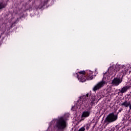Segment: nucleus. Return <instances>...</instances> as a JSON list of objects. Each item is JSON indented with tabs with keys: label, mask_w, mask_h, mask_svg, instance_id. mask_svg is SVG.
I'll return each instance as SVG.
<instances>
[{
	"label": "nucleus",
	"mask_w": 131,
	"mask_h": 131,
	"mask_svg": "<svg viewBox=\"0 0 131 131\" xmlns=\"http://www.w3.org/2000/svg\"><path fill=\"white\" fill-rule=\"evenodd\" d=\"M122 66L120 64H117L116 65H113L108 69V72H113L114 75L116 74V72H118L120 69H121Z\"/></svg>",
	"instance_id": "nucleus-6"
},
{
	"label": "nucleus",
	"mask_w": 131,
	"mask_h": 131,
	"mask_svg": "<svg viewBox=\"0 0 131 131\" xmlns=\"http://www.w3.org/2000/svg\"><path fill=\"white\" fill-rule=\"evenodd\" d=\"M128 89H129V86L127 85V86H125L124 87H123L121 90H119V92H118V93H121V94H123L124 93L126 92V91H127V90H128Z\"/></svg>",
	"instance_id": "nucleus-8"
},
{
	"label": "nucleus",
	"mask_w": 131,
	"mask_h": 131,
	"mask_svg": "<svg viewBox=\"0 0 131 131\" xmlns=\"http://www.w3.org/2000/svg\"><path fill=\"white\" fill-rule=\"evenodd\" d=\"M101 99V98H99V99H98V100H100Z\"/></svg>",
	"instance_id": "nucleus-14"
},
{
	"label": "nucleus",
	"mask_w": 131,
	"mask_h": 131,
	"mask_svg": "<svg viewBox=\"0 0 131 131\" xmlns=\"http://www.w3.org/2000/svg\"><path fill=\"white\" fill-rule=\"evenodd\" d=\"M130 103V102L125 101L124 102L122 103L121 106H124V107L127 108V107H129Z\"/></svg>",
	"instance_id": "nucleus-9"
},
{
	"label": "nucleus",
	"mask_w": 131,
	"mask_h": 131,
	"mask_svg": "<svg viewBox=\"0 0 131 131\" xmlns=\"http://www.w3.org/2000/svg\"><path fill=\"white\" fill-rule=\"evenodd\" d=\"M55 126L60 130H63L64 128H66V126H67V124L66 123V120L61 117L58 118L56 120Z\"/></svg>",
	"instance_id": "nucleus-3"
},
{
	"label": "nucleus",
	"mask_w": 131,
	"mask_h": 131,
	"mask_svg": "<svg viewBox=\"0 0 131 131\" xmlns=\"http://www.w3.org/2000/svg\"><path fill=\"white\" fill-rule=\"evenodd\" d=\"M122 82V80L119 78H115L112 82V84L113 85H115V86H117L119 85L120 83Z\"/></svg>",
	"instance_id": "nucleus-7"
},
{
	"label": "nucleus",
	"mask_w": 131,
	"mask_h": 131,
	"mask_svg": "<svg viewBox=\"0 0 131 131\" xmlns=\"http://www.w3.org/2000/svg\"><path fill=\"white\" fill-rule=\"evenodd\" d=\"M77 106H74L72 107V110H73V111H75V110H77Z\"/></svg>",
	"instance_id": "nucleus-12"
},
{
	"label": "nucleus",
	"mask_w": 131,
	"mask_h": 131,
	"mask_svg": "<svg viewBox=\"0 0 131 131\" xmlns=\"http://www.w3.org/2000/svg\"><path fill=\"white\" fill-rule=\"evenodd\" d=\"M129 108L130 109V110H131V104L130 103L129 106Z\"/></svg>",
	"instance_id": "nucleus-13"
},
{
	"label": "nucleus",
	"mask_w": 131,
	"mask_h": 131,
	"mask_svg": "<svg viewBox=\"0 0 131 131\" xmlns=\"http://www.w3.org/2000/svg\"><path fill=\"white\" fill-rule=\"evenodd\" d=\"M108 79L105 78V74L103 76V78L102 81L99 82L93 88L94 92H96V91H98V90H100L101 88H103L108 82Z\"/></svg>",
	"instance_id": "nucleus-4"
},
{
	"label": "nucleus",
	"mask_w": 131,
	"mask_h": 131,
	"mask_svg": "<svg viewBox=\"0 0 131 131\" xmlns=\"http://www.w3.org/2000/svg\"><path fill=\"white\" fill-rule=\"evenodd\" d=\"M89 96H90V94L88 93L86 95L81 96L77 102V106L85 107V108H87L88 109V111L83 112L81 115L82 119H83V118H86V117H89V116H90V114H91V111L90 110L92 109V106H93L95 101H97L100 96L99 95L93 96L91 98V99H89Z\"/></svg>",
	"instance_id": "nucleus-1"
},
{
	"label": "nucleus",
	"mask_w": 131,
	"mask_h": 131,
	"mask_svg": "<svg viewBox=\"0 0 131 131\" xmlns=\"http://www.w3.org/2000/svg\"><path fill=\"white\" fill-rule=\"evenodd\" d=\"M117 120V115H114V113L110 114L105 118V122L111 123V122H114Z\"/></svg>",
	"instance_id": "nucleus-5"
},
{
	"label": "nucleus",
	"mask_w": 131,
	"mask_h": 131,
	"mask_svg": "<svg viewBox=\"0 0 131 131\" xmlns=\"http://www.w3.org/2000/svg\"><path fill=\"white\" fill-rule=\"evenodd\" d=\"M85 130V128L84 127H82L80 128L78 130V131H84Z\"/></svg>",
	"instance_id": "nucleus-11"
},
{
	"label": "nucleus",
	"mask_w": 131,
	"mask_h": 131,
	"mask_svg": "<svg viewBox=\"0 0 131 131\" xmlns=\"http://www.w3.org/2000/svg\"><path fill=\"white\" fill-rule=\"evenodd\" d=\"M6 7V4L4 3L3 2H0V10H2V9H4V8Z\"/></svg>",
	"instance_id": "nucleus-10"
},
{
	"label": "nucleus",
	"mask_w": 131,
	"mask_h": 131,
	"mask_svg": "<svg viewBox=\"0 0 131 131\" xmlns=\"http://www.w3.org/2000/svg\"><path fill=\"white\" fill-rule=\"evenodd\" d=\"M78 80L81 82H84L85 80H92L94 78L93 76V72L91 71H87L86 72L84 71H81L76 73Z\"/></svg>",
	"instance_id": "nucleus-2"
}]
</instances>
